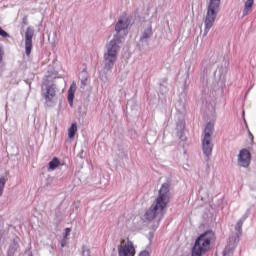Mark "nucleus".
I'll return each mask as SVG.
<instances>
[{"label":"nucleus","instance_id":"nucleus-1","mask_svg":"<svg viewBox=\"0 0 256 256\" xmlns=\"http://www.w3.org/2000/svg\"><path fill=\"white\" fill-rule=\"evenodd\" d=\"M169 201V184L164 183L159 190L158 197L151 205L150 209L145 213V219H147V221H153L154 219H157V217L163 219Z\"/></svg>","mask_w":256,"mask_h":256},{"label":"nucleus","instance_id":"nucleus-2","mask_svg":"<svg viewBox=\"0 0 256 256\" xmlns=\"http://www.w3.org/2000/svg\"><path fill=\"white\" fill-rule=\"evenodd\" d=\"M215 241V232L208 230L196 238L192 248V256H203L210 251L211 243Z\"/></svg>","mask_w":256,"mask_h":256},{"label":"nucleus","instance_id":"nucleus-3","mask_svg":"<svg viewBox=\"0 0 256 256\" xmlns=\"http://www.w3.org/2000/svg\"><path fill=\"white\" fill-rule=\"evenodd\" d=\"M121 40L117 41V38L111 40L107 45V52L104 54V69L106 71H111L115 66V62L117 61V53H119V47Z\"/></svg>","mask_w":256,"mask_h":256},{"label":"nucleus","instance_id":"nucleus-4","mask_svg":"<svg viewBox=\"0 0 256 256\" xmlns=\"http://www.w3.org/2000/svg\"><path fill=\"white\" fill-rule=\"evenodd\" d=\"M221 9V0H210L207 7L206 17L204 19V33L207 35L211 31V27L215 25V20Z\"/></svg>","mask_w":256,"mask_h":256},{"label":"nucleus","instance_id":"nucleus-5","mask_svg":"<svg viewBox=\"0 0 256 256\" xmlns=\"http://www.w3.org/2000/svg\"><path fill=\"white\" fill-rule=\"evenodd\" d=\"M214 126L208 123L204 128L202 136V151L206 157H211L213 153V142L211 136L213 135Z\"/></svg>","mask_w":256,"mask_h":256},{"label":"nucleus","instance_id":"nucleus-6","mask_svg":"<svg viewBox=\"0 0 256 256\" xmlns=\"http://www.w3.org/2000/svg\"><path fill=\"white\" fill-rule=\"evenodd\" d=\"M129 28V18L120 17L118 22L115 25L116 35L114 39L116 41H121L124 37H127V29Z\"/></svg>","mask_w":256,"mask_h":256},{"label":"nucleus","instance_id":"nucleus-7","mask_svg":"<svg viewBox=\"0 0 256 256\" xmlns=\"http://www.w3.org/2000/svg\"><path fill=\"white\" fill-rule=\"evenodd\" d=\"M119 256H135V246L131 240H122L118 247Z\"/></svg>","mask_w":256,"mask_h":256},{"label":"nucleus","instance_id":"nucleus-8","mask_svg":"<svg viewBox=\"0 0 256 256\" xmlns=\"http://www.w3.org/2000/svg\"><path fill=\"white\" fill-rule=\"evenodd\" d=\"M42 95L45 99L46 105L51 107L53 103H55V97H57V85L52 84L47 86L46 92H44Z\"/></svg>","mask_w":256,"mask_h":256},{"label":"nucleus","instance_id":"nucleus-9","mask_svg":"<svg viewBox=\"0 0 256 256\" xmlns=\"http://www.w3.org/2000/svg\"><path fill=\"white\" fill-rule=\"evenodd\" d=\"M35 35V31L33 28L28 27L25 32V53L27 57H30L31 51L33 49V36Z\"/></svg>","mask_w":256,"mask_h":256},{"label":"nucleus","instance_id":"nucleus-10","mask_svg":"<svg viewBox=\"0 0 256 256\" xmlns=\"http://www.w3.org/2000/svg\"><path fill=\"white\" fill-rule=\"evenodd\" d=\"M238 163L241 167H249L251 163V153L247 149H242L239 153Z\"/></svg>","mask_w":256,"mask_h":256},{"label":"nucleus","instance_id":"nucleus-11","mask_svg":"<svg viewBox=\"0 0 256 256\" xmlns=\"http://www.w3.org/2000/svg\"><path fill=\"white\" fill-rule=\"evenodd\" d=\"M75 91H77V83L72 82L68 90V103L70 107H73V100L75 99Z\"/></svg>","mask_w":256,"mask_h":256},{"label":"nucleus","instance_id":"nucleus-12","mask_svg":"<svg viewBox=\"0 0 256 256\" xmlns=\"http://www.w3.org/2000/svg\"><path fill=\"white\" fill-rule=\"evenodd\" d=\"M151 37H153V26L149 25L142 31L140 41H147V39H151Z\"/></svg>","mask_w":256,"mask_h":256},{"label":"nucleus","instance_id":"nucleus-13","mask_svg":"<svg viewBox=\"0 0 256 256\" xmlns=\"http://www.w3.org/2000/svg\"><path fill=\"white\" fill-rule=\"evenodd\" d=\"M253 5H255V0H246L244 3L243 17H247L251 11H253Z\"/></svg>","mask_w":256,"mask_h":256},{"label":"nucleus","instance_id":"nucleus-14","mask_svg":"<svg viewBox=\"0 0 256 256\" xmlns=\"http://www.w3.org/2000/svg\"><path fill=\"white\" fill-rule=\"evenodd\" d=\"M60 165H61V161L59 160V158L54 157L49 162L48 171H55V169H57V167H60Z\"/></svg>","mask_w":256,"mask_h":256},{"label":"nucleus","instance_id":"nucleus-15","mask_svg":"<svg viewBox=\"0 0 256 256\" xmlns=\"http://www.w3.org/2000/svg\"><path fill=\"white\" fill-rule=\"evenodd\" d=\"M77 133V124L73 123L68 129V137L69 139H75V134Z\"/></svg>","mask_w":256,"mask_h":256},{"label":"nucleus","instance_id":"nucleus-16","mask_svg":"<svg viewBox=\"0 0 256 256\" xmlns=\"http://www.w3.org/2000/svg\"><path fill=\"white\" fill-rule=\"evenodd\" d=\"M5 183H7V179L5 177L0 178V197L3 195V191L5 189Z\"/></svg>","mask_w":256,"mask_h":256},{"label":"nucleus","instance_id":"nucleus-17","mask_svg":"<svg viewBox=\"0 0 256 256\" xmlns=\"http://www.w3.org/2000/svg\"><path fill=\"white\" fill-rule=\"evenodd\" d=\"M0 37H3L4 39H7V37H9V33H7V31L3 30V28H1V26H0Z\"/></svg>","mask_w":256,"mask_h":256},{"label":"nucleus","instance_id":"nucleus-18","mask_svg":"<svg viewBox=\"0 0 256 256\" xmlns=\"http://www.w3.org/2000/svg\"><path fill=\"white\" fill-rule=\"evenodd\" d=\"M69 235H71V228L65 229L64 239H68Z\"/></svg>","mask_w":256,"mask_h":256},{"label":"nucleus","instance_id":"nucleus-19","mask_svg":"<svg viewBox=\"0 0 256 256\" xmlns=\"http://www.w3.org/2000/svg\"><path fill=\"white\" fill-rule=\"evenodd\" d=\"M3 55H5V52L0 48V65L3 63Z\"/></svg>","mask_w":256,"mask_h":256},{"label":"nucleus","instance_id":"nucleus-20","mask_svg":"<svg viewBox=\"0 0 256 256\" xmlns=\"http://www.w3.org/2000/svg\"><path fill=\"white\" fill-rule=\"evenodd\" d=\"M229 253H233V250H231V249H228V248H225V250H224V256H227V255H229Z\"/></svg>","mask_w":256,"mask_h":256},{"label":"nucleus","instance_id":"nucleus-21","mask_svg":"<svg viewBox=\"0 0 256 256\" xmlns=\"http://www.w3.org/2000/svg\"><path fill=\"white\" fill-rule=\"evenodd\" d=\"M67 239L68 238H63V240L61 241V247H65L67 245Z\"/></svg>","mask_w":256,"mask_h":256},{"label":"nucleus","instance_id":"nucleus-22","mask_svg":"<svg viewBox=\"0 0 256 256\" xmlns=\"http://www.w3.org/2000/svg\"><path fill=\"white\" fill-rule=\"evenodd\" d=\"M139 256H149L147 251H142Z\"/></svg>","mask_w":256,"mask_h":256},{"label":"nucleus","instance_id":"nucleus-23","mask_svg":"<svg viewBox=\"0 0 256 256\" xmlns=\"http://www.w3.org/2000/svg\"><path fill=\"white\" fill-rule=\"evenodd\" d=\"M243 224L241 223V222H238V224H237V229H241V226H242Z\"/></svg>","mask_w":256,"mask_h":256},{"label":"nucleus","instance_id":"nucleus-24","mask_svg":"<svg viewBox=\"0 0 256 256\" xmlns=\"http://www.w3.org/2000/svg\"><path fill=\"white\" fill-rule=\"evenodd\" d=\"M249 135L251 137V141H253V133H251V131H249Z\"/></svg>","mask_w":256,"mask_h":256},{"label":"nucleus","instance_id":"nucleus-25","mask_svg":"<svg viewBox=\"0 0 256 256\" xmlns=\"http://www.w3.org/2000/svg\"><path fill=\"white\" fill-rule=\"evenodd\" d=\"M87 80H82V84L83 85H87V82H86Z\"/></svg>","mask_w":256,"mask_h":256},{"label":"nucleus","instance_id":"nucleus-26","mask_svg":"<svg viewBox=\"0 0 256 256\" xmlns=\"http://www.w3.org/2000/svg\"><path fill=\"white\" fill-rule=\"evenodd\" d=\"M23 23H25V25H27V18H24Z\"/></svg>","mask_w":256,"mask_h":256}]
</instances>
